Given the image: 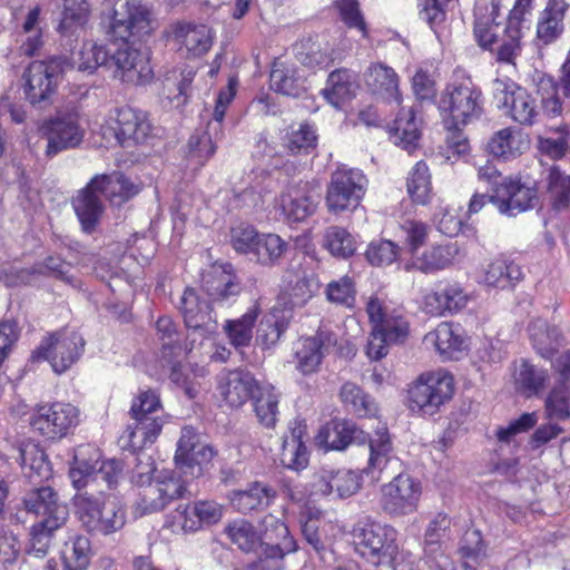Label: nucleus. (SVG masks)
Returning a JSON list of instances; mask_svg holds the SVG:
<instances>
[{
    "label": "nucleus",
    "instance_id": "nucleus-1",
    "mask_svg": "<svg viewBox=\"0 0 570 570\" xmlns=\"http://www.w3.org/2000/svg\"><path fill=\"white\" fill-rule=\"evenodd\" d=\"M439 110L446 126L458 131L481 117L482 92L470 77L455 79L441 92Z\"/></svg>",
    "mask_w": 570,
    "mask_h": 570
},
{
    "label": "nucleus",
    "instance_id": "nucleus-2",
    "mask_svg": "<svg viewBox=\"0 0 570 570\" xmlns=\"http://www.w3.org/2000/svg\"><path fill=\"white\" fill-rule=\"evenodd\" d=\"M355 550L374 566H390L397 552V532L387 524L371 519L357 522L352 531Z\"/></svg>",
    "mask_w": 570,
    "mask_h": 570
},
{
    "label": "nucleus",
    "instance_id": "nucleus-3",
    "mask_svg": "<svg viewBox=\"0 0 570 570\" xmlns=\"http://www.w3.org/2000/svg\"><path fill=\"white\" fill-rule=\"evenodd\" d=\"M367 178L362 170L346 166L337 167L326 187L325 205L330 213L355 210L363 199Z\"/></svg>",
    "mask_w": 570,
    "mask_h": 570
},
{
    "label": "nucleus",
    "instance_id": "nucleus-4",
    "mask_svg": "<svg viewBox=\"0 0 570 570\" xmlns=\"http://www.w3.org/2000/svg\"><path fill=\"white\" fill-rule=\"evenodd\" d=\"M160 413L161 403L156 391L140 392L134 399L130 414L135 423L127 429L129 442L134 448H144L156 440L165 423Z\"/></svg>",
    "mask_w": 570,
    "mask_h": 570
},
{
    "label": "nucleus",
    "instance_id": "nucleus-5",
    "mask_svg": "<svg viewBox=\"0 0 570 570\" xmlns=\"http://www.w3.org/2000/svg\"><path fill=\"white\" fill-rule=\"evenodd\" d=\"M453 393L452 375L442 371L423 373L409 390V407L421 415H433Z\"/></svg>",
    "mask_w": 570,
    "mask_h": 570
},
{
    "label": "nucleus",
    "instance_id": "nucleus-6",
    "mask_svg": "<svg viewBox=\"0 0 570 570\" xmlns=\"http://www.w3.org/2000/svg\"><path fill=\"white\" fill-rule=\"evenodd\" d=\"M493 98L499 109L522 126H533L540 116L537 100L510 78H497L492 83Z\"/></svg>",
    "mask_w": 570,
    "mask_h": 570
},
{
    "label": "nucleus",
    "instance_id": "nucleus-7",
    "mask_svg": "<svg viewBox=\"0 0 570 570\" xmlns=\"http://www.w3.org/2000/svg\"><path fill=\"white\" fill-rule=\"evenodd\" d=\"M75 505L81 524L89 532L109 534L125 524V512L112 500L100 501L87 493H79L75 498Z\"/></svg>",
    "mask_w": 570,
    "mask_h": 570
},
{
    "label": "nucleus",
    "instance_id": "nucleus-8",
    "mask_svg": "<svg viewBox=\"0 0 570 570\" xmlns=\"http://www.w3.org/2000/svg\"><path fill=\"white\" fill-rule=\"evenodd\" d=\"M71 67L67 57H53L48 61H33L27 68L24 94L31 105H41L50 100L56 92L61 75Z\"/></svg>",
    "mask_w": 570,
    "mask_h": 570
},
{
    "label": "nucleus",
    "instance_id": "nucleus-9",
    "mask_svg": "<svg viewBox=\"0 0 570 570\" xmlns=\"http://www.w3.org/2000/svg\"><path fill=\"white\" fill-rule=\"evenodd\" d=\"M185 481L175 471L164 470L153 482L142 487L134 505L137 517L159 512L170 502L184 495Z\"/></svg>",
    "mask_w": 570,
    "mask_h": 570
},
{
    "label": "nucleus",
    "instance_id": "nucleus-10",
    "mask_svg": "<svg viewBox=\"0 0 570 570\" xmlns=\"http://www.w3.org/2000/svg\"><path fill=\"white\" fill-rule=\"evenodd\" d=\"M29 423L35 432L47 440H60L78 425L79 410L66 402L38 405Z\"/></svg>",
    "mask_w": 570,
    "mask_h": 570
},
{
    "label": "nucleus",
    "instance_id": "nucleus-11",
    "mask_svg": "<svg viewBox=\"0 0 570 570\" xmlns=\"http://www.w3.org/2000/svg\"><path fill=\"white\" fill-rule=\"evenodd\" d=\"M422 495V484L409 473H399L381 487L380 504L391 517H404L414 513Z\"/></svg>",
    "mask_w": 570,
    "mask_h": 570
},
{
    "label": "nucleus",
    "instance_id": "nucleus-12",
    "mask_svg": "<svg viewBox=\"0 0 570 570\" xmlns=\"http://www.w3.org/2000/svg\"><path fill=\"white\" fill-rule=\"evenodd\" d=\"M39 132L47 140L45 154L50 158L63 150L78 147L85 137V129L79 124L76 112L59 111L41 124Z\"/></svg>",
    "mask_w": 570,
    "mask_h": 570
},
{
    "label": "nucleus",
    "instance_id": "nucleus-13",
    "mask_svg": "<svg viewBox=\"0 0 570 570\" xmlns=\"http://www.w3.org/2000/svg\"><path fill=\"white\" fill-rule=\"evenodd\" d=\"M108 70L112 77L128 86H142L154 77L149 56L125 41L110 55Z\"/></svg>",
    "mask_w": 570,
    "mask_h": 570
},
{
    "label": "nucleus",
    "instance_id": "nucleus-14",
    "mask_svg": "<svg viewBox=\"0 0 570 570\" xmlns=\"http://www.w3.org/2000/svg\"><path fill=\"white\" fill-rule=\"evenodd\" d=\"M85 341L77 332H57L43 338L32 357L47 360L52 370L66 372L81 355Z\"/></svg>",
    "mask_w": 570,
    "mask_h": 570
},
{
    "label": "nucleus",
    "instance_id": "nucleus-15",
    "mask_svg": "<svg viewBox=\"0 0 570 570\" xmlns=\"http://www.w3.org/2000/svg\"><path fill=\"white\" fill-rule=\"evenodd\" d=\"M228 538L244 552L259 553L254 563L256 570H277L284 552L279 543L264 546L254 527L245 520H238L226 528Z\"/></svg>",
    "mask_w": 570,
    "mask_h": 570
},
{
    "label": "nucleus",
    "instance_id": "nucleus-16",
    "mask_svg": "<svg viewBox=\"0 0 570 570\" xmlns=\"http://www.w3.org/2000/svg\"><path fill=\"white\" fill-rule=\"evenodd\" d=\"M151 9L141 0H124L112 12L110 33L127 41L130 37L148 35L151 30Z\"/></svg>",
    "mask_w": 570,
    "mask_h": 570
},
{
    "label": "nucleus",
    "instance_id": "nucleus-17",
    "mask_svg": "<svg viewBox=\"0 0 570 570\" xmlns=\"http://www.w3.org/2000/svg\"><path fill=\"white\" fill-rule=\"evenodd\" d=\"M151 127L145 115L130 107L116 110L107 125L102 127V135L108 142L114 138L120 146L142 142L150 134Z\"/></svg>",
    "mask_w": 570,
    "mask_h": 570
},
{
    "label": "nucleus",
    "instance_id": "nucleus-18",
    "mask_svg": "<svg viewBox=\"0 0 570 570\" xmlns=\"http://www.w3.org/2000/svg\"><path fill=\"white\" fill-rule=\"evenodd\" d=\"M320 194L308 183L286 186L274 202V209L287 222H303L315 214Z\"/></svg>",
    "mask_w": 570,
    "mask_h": 570
},
{
    "label": "nucleus",
    "instance_id": "nucleus-19",
    "mask_svg": "<svg viewBox=\"0 0 570 570\" xmlns=\"http://www.w3.org/2000/svg\"><path fill=\"white\" fill-rule=\"evenodd\" d=\"M312 487L315 493L333 499H347L362 487V476L350 469L325 466L314 473Z\"/></svg>",
    "mask_w": 570,
    "mask_h": 570
},
{
    "label": "nucleus",
    "instance_id": "nucleus-20",
    "mask_svg": "<svg viewBox=\"0 0 570 570\" xmlns=\"http://www.w3.org/2000/svg\"><path fill=\"white\" fill-rule=\"evenodd\" d=\"M537 198V190L521 184L520 180L504 177L490 196L500 214L515 216L530 209Z\"/></svg>",
    "mask_w": 570,
    "mask_h": 570
},
{
    "label": "nucleus",
    "instance_id": "nucleus-21",
    "mask_svg": "<svg viewBox=\"0 0 570 570\" xmlns=\"http://www.w3.org/2000/svg\"><path fill=\"white\" fill-rule=\"evenodd\" d=\"M24 507L29 512L41 515L40 523L49 528H60L68 518V508L59 502L57 493L50 487H42L31 491L24 499Z\"/></svg>",
    "mask_w": 570,
    "mask_h": 570
},
{
    "label": "nucleus",
    "instance_id": "nucleus-22",
    "mask_svg": "<svg viewBox=\"0 0 570 570\" xmlns=\"http://www.w3.org/2000/svg\"><path fill=\"white\" fill-rule=\"evenodd\" d=\"M336 343L332 333L318 331L316 335L301 338L295 347L296 368L303 375L318 371L328 348Z\"/></svg>",
    "mask_w": 570,
    "mask_h": 570
},
{
    "label": "nucleus",
    "instance_id": "nucleus-23",
    "mask_svg": "<svg viewBox=\"0 0 570 570\" xmlns=\"http://www.w3.org/2000/svg\"><path fill=\"white\" fill-rule=\"evenodd\" d=\"M259 383L249 372L228 371L219 377L220 396L230 407H239L253 397Z\"/></svg>",
    "mask_w": 570,
    "mask_h": 570
},
{
    "label": "nucleus",
    "instance_id": "nucleus-24",
    "mask_svg": "<svg viewBox=\"0 0 570 570\" xmlns=\"http://www.w3.org/2000/svg\"><path fill=\"white\" fill-rule=\"evenodd\" d=\"M468 302L469 295L459 284L453 283L426 293L422 301V308L426 314L440 316L445 312L461 311Z\"/></svg>",
    "mask_w": 570,
    "mask_h": 570
},
{
    "label": "nucleus",
    "instance_id": "nucleus-25",
    "mask_svg": "<svg viewBox=\"0 0 570 570\" xmlns=\"http://www.w3.org/2000/svg\"><path fill=\"white\" fill-rule=\"evenodd\" d=\"M99 180L92 178L88 185L78 191L72 200L73 209L86 232L94 230L104 213Z\"/></svg>",
    "mask_w": 570,
    "mask_h": 570
},
{
    "label": "nucleus",
    "instance_id": "nucleus-26",
    "mask_svg": "<svg viewBox=\"0 0 570 570\" xmlns=\"http://www.w3.org/2000/svg\"><path fill=\"white\" fill-rule=\"evenodd\" d=\"M305 424L295 421L289 426V434L283 439L281 463L293 471H302L308 465V451L305 446Z\"/></svg>",
    "mask_w": 570,
    "mask_h": 570
},
{
    "label": "nucleus",
    "instance_id": "nucleus-27",
    "mask_svg": "<svg viewBox=\"0 0 570 570\" xmlns=\"http://www.w3.org/2000/svg\"><path fill=\"white\" fill-rule=\"evenodd\" d=\"M535 92L540 99V109L548 118L570 114V100L560 95L559 82L551 76L539 73L534 78Z\"/></svg>",
    "mask_w": 570,
    "mask_h": 570
},
{
    "label": "nucleus",
    "instance_id": "nucleus-28",
    "mask_svg": "<svg viewBox=\"0 0 570 570\" xmlns=\"http://www.w3.org/2000/svg\"><path fill=\"white\" fill-rule=\"evenodd\" d=\"M460 256L458 242L433 245L412 257V265L422 273H435L450 267Z\"/></svg>",
    "mask_w": 570,
    "mask_h": 570
},
{
    "label": "nucleus",
    "instance_id": "nucleus-29",
    "mask_svg": "<svg viewBox=\"0 0 570 570\" xmlns=\"http://www.w3.org/2000/svg\"><path fill=\"white\" fill-rule=\"evenodd\" d=\"M363 434L353 423L333 420L322 426L315 438L316 444L325 451L346 449L352 442H361Z\"/></svg>",
    "mask_w": 570,
    "mask_h": 570
},
{
    "label": "nucleus",
    "instance_id": "nucleus-30",
    "mask_svg": "<svg viewBox=\"0 0 570 570\" xmlns=\"http://www.w3.org/2000/svg\"><path fill=\"white\" fill-rule=\"evenodd\" d=\"M203 287L214 302H224L240 293V284L230 266H214L203 276Z\"/></svg>",
    "mask_w": 570,
    "mask_h": 570
},
{
    "label": "nucleus",
    "instance_id": "nucleus-31",
    "mask_svg": "<svg viewBox=\"0 0 570 570\" xmlns=\"http://www.w3.org/2000/svg\"><path fill=\"white\" fill-rule=\"evenodd\" d=\"M180 311L188 328L203 330L210 333L216 328L209 306L202 302L193 288H187L180 298Z\"/></svg>",
    "mask_w": 570,
    "mask_h": 570
},
{
    "label": "nucleus",
    "instance_id": "nucleus-32",
    "mask_svg": "<svg viewBox=\"0 0 570 570\" xmlns=\"http://www.w3.org/2000/svg\"><path fill=\"white\" fill-rule=\"evenodd\" d=\"M173 38L193 56L206 53L213 45V35L205 24L179 22L173 27Z\"/></svg>",
    "mask_w": 570,
    "mask_h": 570
},
{
    "label": "nucleus",
    "instance_id": "nucleus-33",
    "mask_svg": "<svg viewBox=\"0 0 570 570\" xmlns=\"http://www.w3.org/2000/svg\"><path fill=\"white\" fill-rule=\"evenodd\" d=\"M276 491L263 482H253L245 490L230 494L232 505L242 513L259 511L267 508L275 499Z\"/></svg>",
    "mask_w": 570,
    "mask_h": 570
},
{
    "label": "nucleus",
    "instance_id": "nucleus-34",
    "mask_svg": "<svg viewBox=\"0 0 570 570\" xmlns=\"http://www.w3.org/2000/svg\"><path fill=\"white\" fill-rule=\"evenodd\" d=\"M293 317L291 307H278L275 305L271 312L263 317L257 328L256 342L263 348L274 346L287 330Z\"/></svg>",
    "mask_w": 570,
    "mask_h": 570
},
{
    "label": "nucleus",
    "instance_id": "nucleus-35",
    "mask_svg": "<svg viewBox=\"0 0 570 570\" xmlns=\"http://www.w3.org/2000/svg\"><path fill=\"white\" fill-rule=\"evenodd\" d=\"M568 8L566 0H548L537 26V37L542 43L549 45L562 33Z\"/></svg>",
    "mask_w": 570,
    "mask_h": 570
},
{
    "label": "nucleus",
    "instance_id": "nucleus-36",
    "mask_svg": "<svg viewBox=\"0 0 570 570\" xmlns=\"http://www.w3.org/2000/svg\"><path fill=\"white\" fill-rule=\"evenodd\" d=\"M370 458L365 473L379 480L393 460V445L385 426L379 428L368 439Z\"/></svg>",
    "mask_w": 570,
    "mask_h": 570
},
{
    "label": "nucleus",
    "instance_id": "nucleus-37",
    "mask_svg": "<svg viewBox=\"0 0 570 570\" xmlns=\"http://www.w3.org/2000/svg\"><path fill=\"white\" fill-rule=\"evenodd\" d=\"M365 79L374 94L386 100L395 101L397 105L401 102L399 77L391 67L374 63L367 69Z\"/></svg>",
    "mask_w": 570,
    "mask_h": 570
},
{
    "label": "nucleus",
    "instance_id": "nucleus-38",
    "mask_svg": "<svg viewBox=\"0 0 570 570\" xmlns=\"http://www.w3.org/2000/svg\"><path fill=\"white\" fill-rule=\"evenodd\" d=\"M99 461L100 453L94 445L82 444L75 449L70 468V478L75 488L80 489L88 483L98 470Z\"/></svg>",
    "mask_w": 570,
    "mask_h": 570
},
{
    "label": "nucleus",
    "instance_id": "nucleus-39",
    "mask_svg": "<svg viewBox=\"0 0 570 570\" xmlns=\"http://www.w3.org/2000/svg\"><path fill=\"white\" fill-rule=\"evenodd\" d=\"M522 277V269L517 263L500 257L488 265L483 281L488 286L504 289L513 287Z\"/></svg>",
    "mask_w": 570,
    "mask_h": 570
},
{
    "label": "nucleus",
    "instance_id": "nucleus-40",
    "mask_svg": "<svg viewBox=\"0 0 570 570\" xmlns=\"http://www.w3.org/2000/svg\"><path fill=\"white\" fill-rule=\"evenodd\" d=\"M94 178L99 180L98 187L101 189V195L116 206L122 205L140 190L138 184H135L122 174L99 175Z\"/></svg>",
    "mask_w": 570,
    "mask_h": 570
},
{
    "label": "nucleus",
    "instance_id": "nucleus-41",
    "mask_svg": "<svg viewBox=\"0 0 570 570\" xmlns=\"http://www.w3.org/2000/svg\"><path fill=\"white\" fill-rule=\"evenodd\" d=\"M18 459L23 474L33 478L46 479L50 475V469L45 452L33 441H26L18 448Z\"/></svg>",
    "mask_w": 570,
    "mask_h": 570
},
{
    "label": "nucleus",
    "instance_id": "nucleus-42",
    "mask_svg": "<svg viewBox=\"0 0 570 570\" xmlns=\"http://www.w3.org/2000/svg\"><path fill=\"white\" fill-rule=\"evenodd\" d=\"M425 341L432 343L446 357H452L465 346L461 328L448 322L440 323L433 332L426 334Z\"/></svg>",
    "mask_w": 570,
    "mask_h": 570
},
{
    "label": "nucleus",
    "instance_id": "nucleus-43",
    "mask_svg": "<svg viewBox=\"0 0 570 570\" xmlns=\"http://www.w3.org/2000/svg\"><path fill=\"white\" fill-rule=\"evenodd\" d=\"M91 557L90 541L83 535L69 538L60 550L62 570H86Z\"/></svg>",
    "mask_w": 570,
    "mask_h": 570
},
{
    "label": "nucleus",
    "instance_id": "nucleus-44",
    "mask_svg": "<svg viewBox=\"0 0 570 570\" xmlns=\"http://www.w3.org/2000/svg\"><path fill=\"white\" fill-rule=\"evenodd\" d=\"M252 399L258 422L265 428H274L278 416L279 399L274 387L269 384H259Z\"/></svg>",
    "mask_w": 570,
    "mask_h": 570
},
{
    "label": "nucleus",
    "instance_id": "nucleus-45",
    "mask_svg": "<svg viewBox=\"0 0 570 570\" xmlns=\"http://www.w3.org/2000/svg\"><path fill=\"white\" fill-rule=\"evenodd\" d=\"M395 145L411 151L420 139V129L412 109H402L391 128Z\"/></svg>",
    "mask_w": 570,
    "mask_h": 570
},
{
    "label": "nucleus",
    "instance_id": "nucleus-46",
    "mask_svg": "<svg viewBox=\"0 0 570 570\" xmlns=\"http://www.w3.org/2000/svg\"><path fill=\"white\" fill-rule=\"evenodd\" d=\"M524 145L520 131L508 127L492 136L488 148L493 156L510 159L521 155Z\"/></svg>",
    "mask_w": 570,
    "mask_h": 570
},
{
    "label": "nucleus",
    "instance_id": "nucleus-47",
    "mask_svg": "<svg viewBox=\"0 0 570 570\" xmlns=\"http://www.w3.org/2000/svg\"><path fill=\"white\" fill-rule=\"evenodd\" d=\"M257 305H253L248 311L236 320H227L224 330L229 342L235 347L248 346L253 338V327L258 316Z\"/></svg>",
    "mask_w": 570,
    "mask_h": 570
},
{
    "label": "nucleus",
    "instance_id": "nucleus-48",
    "mask_svg": "<svg viewBox=\"0 0 570 570\" xmlns=\"http://www.w3.org/2000/svg\"><path fill=\"white\" fill-rule=\"evenodd\" d=\"M340 397L346 409L358 416H372L377 412L373 399L354 383L343 384Z\"/></svg>",
    "mask_w": 570,
    "mask_h": 570
},
{
    "label": "nucleus",
    "instance_id": "nucleus-49",
    "mask_svg": "<svg viewBox=\"0 0 570 570\" xmlns=\"http://www.w3.org/2000/svg\"><path fill=\"white\" fill-rule=\"evenodd\" d=\"M220 136H215V131L210 130L209 125L207 130L203 132H195L190 136L187 145V157L198 166H203L216 151V144L220 140Z\"/></svg>",
    "mask_w": 570,
    "mask_h": 570
},
{
    "label": "nucleus",
    "instance_id": "nucleus-50",
    "mask_svg": "<svg viewBox=\"0 0 570 570\" xmlns=\"http://www.w3.org/2000/svg\"><path fill=\"white\" fill-rule=\"evenodd\" d=\"M407 193L414 203L425 205L432 198L431 175L424 161H417L407 177Z\"/></svg>",
    "mask_w": 570,
    "mask_h": 570
},
{
    "label": "nucleus",
    "instance_id": "nucleus-51",
    "mask_svg": "<svg viewBox=\"0 0 570 570\" xmlns=\"http://www.w3.org/2000/svg\"><path fill=\"white\" fill-rule=\"evenodd\" d=\"M529 334L533 347L542 357L550 358L559 346L558 330L549 327L543 320L533 321L529 325Z\"/></svg>",
    "mask_w": 570,
    "mask_h": 570
},
{
    "label": "nucleus",
    "instance_id": "nucleus-52",
    "mask_svg": "<svg viewBox=\"0 0 570 570\" xmlns=\"http://www.w3.org/2000/svg\"><path fill=\"white\" fill-rule=\"evenodd\" d=\"M353 82L346 70H337L330 73L327 87L323 89V96L335 108H341L344 102L353 97Z\"/></svg>",
    "mask_w": 570,
    "mask_h": 570
},
{
    "label": "nucleus",
    "instance_id": "nucleus-53",
    "mask_svg": "<svg viewBox=\"0 0 570 570\" xmlns=\"http://www.w3.org/2000/svg\"><path fill=\"white\" fill-rule=\"evenodd\" d=\"M109 61L110 55L104 46L86 42L78 52L77 60L70 61L71 67L68 70L76 67L79 71L94 73L98 67H106L108 69Z\"/></svg>",
    "mask_w": 570,
    "mask_h": 570
},
{
    "label": "nucleus",
    "instance_id": "nucleus-54",
    "mask_svg": "<svg viewBox=\"0 0 570 570\" xmlns=\"http://www.w3.org/2000/svg\"><path fill=\"white\" fill-rule=\"evenodd\" d=\"M284 283L292 306L305 304L316 289L314 279L303 273H286Z\"/></svg>",
    "mask_w": 570,
    "mask_h": 570
},
{
    "label": "nucleus",
    "instance_id": "nucleus-55",
    "mask_svg": "<svg viewBox=\"0 0 570 570\" xmlns=\"http://www.w3.org/2000/svg\"><path fill=\"white\" fill-rule=\"evenodd\" d=\"M356 293L355 279L348 275L330 282L325 288L327 301L345 308L355 306Z\"/></svg>",
    "mask_w": 570,
    "mask_h": 570
},
{
    "label": "nucleus",
    "instance_id": "nucleus-56",
    "mask_svg": "<svg viewBox=\"0 0 570 570\" xmlns=\"http://www.w3.org/2000/svg\"><path fill=\"white\" fill-rule=\"evenodd\" d=\"M295 69L283 62H275L271 71V88L285 96H298L302 89Z\"/></svg>",
    "mask_w": 570,
    "mask_h": 570
},
{
    "label": "nucleus",
    "instance_id": "nucleus-57",
    "mask_svg": "<svg viewBox=\"0 0 570 570\" xmlns=\"http://www.w3.org/2000/svg\"><path fill=\"white\" fill-rule=\"evenodd\" d=\"M286 243L276 234H262L253 257L265 266H272L278 262L286 250Z\"/></svg>",
    "mask_w": 570,
    "mask_h": 570
},
{
    "label": "nucleus",
    "instance_id": "nucleus-58",
    "mask_svg": "<svg viewBox=\"0 0 570 570\" xmlns=\"http://www.w3.org/2000/svg\"><path fill=\"white\" fill-rule=\"evenodd\" d=\"M324 246L337 257L346 258L356 250L354 237L343 227L331 226L324 234Z\"/></svg>",
    "mask_w": 570,
    "mask_h": 570
},
{
    "label": "nucleus",
    "instance_id": "nucleus-59",
    "mask_svg": "<svg viewBox=\"0 0 570 570\" xmlns=\"http://www.w3.org/2000/svg\"><path fill=\"white\" fill-rule=\"evenodd\" d=\"M89 6L86 0H65L59 30L62 33H73L88 21Z\"/></svg>",
    "mask_w": 570,
    "mask_h": 570
},
{
    "label": "nucleus",
    "instance_id": "nucleus-60",
    "mask_svg": "<svg viewBox=\"0 0 570 570\" xmlns=\"http://www.w3.org/2000/svg\"><path fill=\"white\" fill-rule=\"evenodd\" d=\"M544 410L548 417L564 421L570 417V389L568 384L557 383L549 392Z\"/></svg>",
    "mask_w": 570,
    "mask_h": 570
},
{
    "label": "nucleus",
    "instance_id": "nucleus-61",
    "mask_svg": "<svg viewBox=\"0 0 570 570\" xmlns=\"http://www.w3.org/2000/svg\"><path fill=\"white\" fill-rule=\"evenodd\" d=\"M316 141L317 135L314 127L301 124L297 128L292 127L285 138V147L293 155L308 154L315 148Z\"/></svg>",
    "mask_w": 570,
    "mask_h": 570
},
{
    "label": "nucleus",
    "instance_id": "nucleus-62",
    "mask_svg": "<svg viewBox=\"0 0 570 570\" xmlns=\"http://www.w3.org/2000/svg\"><path fill=\"white\" fill-rule=\"evenodd\" d=\"M547 377L546 371L538 370L525 361L521 362L514 375L518 389L528 395L538 393L543 387Z\"/></svg>",
    "mask_w": 570,
    "mask_h": 570
},
{
    "label": "nucleus",
    "instance_id": "nucleus-63",
    "mask_svg": "<svg viewBox=\"0 0 570 570\" xmlns=\"http://www.w3.org/2000/svg\"><path fill=\"white\" fill-rule=\"evenodd\" d=\"M195 504L179 505L167 521L168 528L174 533L194 532L202 528L197 513H194Z\"/></svg>",
    "mask_w": 570,
    "mask_h": 570
},
{
    "label": "nucleus",
    "instance_id": "nucleus-64",
    "mask_svg": "<svg viewBox=\"0 0 570 570\" xmlns=\"http://www.w3.org/2000/svg\"><path fill=\"white\" fill-rule=\"evenodd\" d=\"M548 180L554 207L557 209L568 208L570 206V175H566L557 167H552Z\"/></svg>",
    "mask_w": 570,
    "mask_h": 570
}]
</instances>
